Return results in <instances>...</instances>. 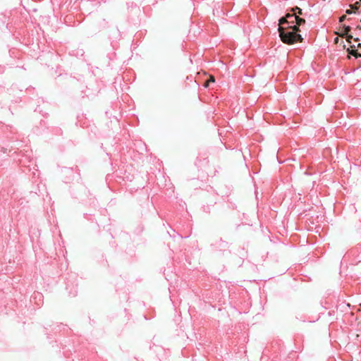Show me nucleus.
<instances>
[{"mask_svg": "<svg viewBox=\"0 0 361 361\" xmlns=\"http://www.w3.org/2000/svg\"><path fill=\"white\" fill-rule=\"evenodd\" d=\"M209 81H208V80H207V81H206V82H204V86L205 87H207L209 86Z\"/></svg>", "mask_w": 361, "mask_h": 361, "instance_id": "6e6552de", "label": "nucleus"}, {"mask_svg": "<svg viewBox=\"0 0 361 361\" xmlns=\"http://www.w3.org/2000/svg\"><path fill=\"white\" fill-rule=\"evenodd\" d=\"M353 12H354V11H353V10L352 8L351 9H347L346 11H345V13L347 14H351Z\"/></svg>", "mask_w": 361, "mask_h": 361, "instance_id": "423d86ee", "label": "nucleus"}, {"mask_svg": "<svg viewBox=\"0 0 361 361\" xmlns=\"http://www.w3.org/2000/svg\"><path fill=\"white\" fill-rule=\"evenodd\" d=\"M359 4H360V2L357 1L353 5L350 6V7L352 8V9L353 10L354 12H355V11L358 10V8H359Z\"/></svg>", "mask_w": 361, "mask_h": 361, "instance_id": "7ed1b4c3", "label": "nucleus"}, {"mask_svg": "<svg viewBox=\"0 0 361 361\" xmlns=\"http://www.w3.org/2000/svg\"><path fill=\"white\" fill-rule=\"evenodd\" d=\"M359 46H360V47H361V44H359Z\"/></svg>", "mask_w": 361, "mask_h": 361, "instance_id": "9d476101", "label": "nucleus"}, {"mask_svg": "<svg viewBox=\"0 0 361 361\" xmlns=\"http://www.w3.org/2000/svg\"><path fill=\"white\" fill-rule=\"evenodd\" d=\"M345 29H346V30H347V31H349L350 28V27H349V26H347V27H345Z\"/></svg>", "mask_w": 361, "mask_h": 361, "instance_id": "1a4fd4ad", "label": "nucleus"}, {"mask_svg": "<svg viewBox=\"0 0 361 361\" xmlns=\"http://www.w3.org/2000/svg\"><path fill=\"white\" fill-rule=\"evenodd\" d=\"M299 25L297 24H280L279 27V36L286 44H292L295 42H302V37L298 33L301 32Z\"/></svg>", "mask_w": 361, "mask_h": 361, "instance_id": "f257e3e1", "label": "nucleus"}, {"mask_svg": "<svg viewBox=\"0 0 361 361\" xmlns=\"http://www.w3.org/2000/svg\"><path fill=\"white\" fill-rule=\"evenodd\" d=\"M293 13H288L286 17L281 18L279 20V24H297L299 26H302V28L305 26V20L300 18L299 15H303L302 10L299 7H295L292 9Z\"/></svg>", "mask_w": 361, "mask_h": 361, "instance_id": "f03ea898", "label": "nucleus"}, {"mask_svg": "<svg viewBox=\"0 0 361 361\" xmlns=\"http://www.w3.org/2000/svg\"><path fill=\"white\" fill-rule=\"evenodd\" d=\"M208 81H209V82H215V78L213 75H210L209 76V79L208 80Z\"/></svg>", "mask_w": 361, "mask_h": 361, "instance_id": "20e7f679", "label": "nucleus"}, {"mask_svg": "<svg viewBox=\"0 0 361 361\" xmlns=\"http://www.w3.org/2000/svg\"><path fill=\"white\" fill-rule=\"evenodd\" d=\"M345 18H346V17H345V16H341V17L339 18V22H340V23H342L343 21H344V20H345Z\"/></svg>", "mask_w": 361, "mask_h": 361, "instance_id": "39448f33", "label": "nucleus"}, {"mask_svg": "<svg viewBox=\"0 0 361 361\" xmlns=\"http://www.w3.org/2000/svg\"><path fill=\"white\" fill-rule=\"evenodd\" d=\"M350 54H353V55H355V56H357V53L356 50H352Z\"/></svg>", "mask_w": 361, "mask_h": 361, "instance_id": "0eeeda50", "label": "nucleus"}]
</instances>
